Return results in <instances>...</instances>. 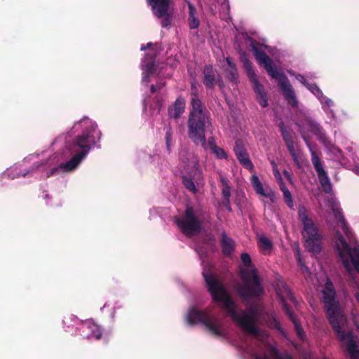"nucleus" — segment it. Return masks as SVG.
I'll list each match as a JSON object with an SVG mask.
<instances>
[{
  "label": "nucleus",
  "instance_id": "nucleus-26",
  "mask_svg": "<svg viewBox=\"0 0 359 359\" xmlns=\"http://www.w3.org/2000/svg\"><path fill=\"white\" fill-rule=\"evenodd\" d=\"M189 16L188 23L191 29H197L200 25V21L196 16V9L195 6L190 2H188Z\"/></svg>",
  "mask_w": 359,
  "mask_h": 359
},
{
  "label": "nucleus",
  "instance_id": "nucleus-30",
  "mask_svg": "<svg viewBox=\"0 0 359 359\" xmlns=\"http://www.w3.org/2000/svg\"><path fill=\"white\" fill-rule=\"evenodd\" d=\"M259 245L264 252H270L273 248V244L271 240L264 236L259 237Z\"/></svg>",
  "mask_w": 359,
  "mask_h": 359
},
{
  "label": "nucleus",
  "instance_id": "nucleus-54",
  "mask_svg": "<svg viewBox=\"0 0 359 359\" xmlns=\"http://www.w3.org/2000/svg\"><path fill=\"white\" fill-rule=\"evenodd\" d=\"M142 81L143 82H149V77H148L147 76V74H145L144 73V76L142 77Z\"/></svg>",
  "mask_w": 359,
  "mask_h": 359
},
{
  "label": "nucleus",
  "instance_id": "nucleus-33",
  "mask_svg": "<svg viewBox=\"0 0 359 359\" xmlns=\"http://www.w3.org/2000/svg\"><path fill=\"white\" fill-rule=\"evenodd\" d=\"M298 215L302 224L312 221V219L309 218L307 210L304 205H301L299 206Z\"/></svg>",
  "mask_w": 359,
  "mask_h": 359
},
{
  "label": "nucleus",
  "instance_id": "nucleus-13",
  "mask_svg": "<svg viewBox=\"0 0 359 359\" xmlns=\"http://www.w3.org/2000/svg\"><path fill=\"white\" fill-rule=\"evenodd\" d=\"M235 154L240 163L250 171L254 170V165L249 158V155L241 140H236L233 148Z\"/></svg>",
  "mask_w": 359,
  "mask_h": 359
},
{
  "label": "nucleus",
  "instance_id": "nucleus-23",
  "mask_svg": "<svg viewBox=\"0 0 359 359\" xmlns=\"http://www.w3.org/2000/svg\"><path fill=\"white\" fill-rule=\"evenodd\" d=\"M228 68L225 69V73L229 81L234 84L238 83V73L236 65L231 61L230 57L226 58Z\"/></svg>",
  "mask_w": 359,
  "mask_h": 359
},
{
  "label": "nucleus",
  "instance_id": "nucleus-34",
  "mask_svg": "<svg viewBox=\"0 0 359 359\" xmlns=\"http://www.w3.org/2000/svg\"><path fill=\"white\" fill-rule=\"evenodd\" d=\"M212 152L219 159L227 158V154L225 152V151L222 148H221L219 147H215L214 149L212 150Z\"/></svg>",
  "mask_w": 359,
  "mask_h": 359
},
{
  "label": "nucleus",
  "instance_id": "nucleus-46",
  "mask_svg": "<svg viewBox=\"0 0 359 359\" xmlns=\"http://www.w3.org/2000/svg\"><path fill=\"white\" fill-rule=\"evenodd\" d=\"M323 102L322 103H325L327 107H330L333 104V101L327 97L324 96Z\"/></svg>",
  "mask_w": 359,
  "mask_h": 359
},
{
  "label": "nucleus",
  "instance_id": "nucleus-1",
  "mask_svg": "<svg viewBox=\"0 0 359 359\" xmlns=\"http://www.w3.org/2000/svg\"><path fill=\"white\" fill-rule=\"evenodd\" d=\"M206 283L208 290L212 296L213 302L222 303L228 315L236 321L245 331L252 335L259 334V329L255 323V311H251L247 313L242 311V315H239L236 310V306L229 295L224 286L211 273H203Z\"/></svg>",
  "mask_w": 359,
  "mask_h": 359
},
{
  "label": "nucleus",
  "instance_id": "nucleus-37",
  "mask_svg": "<svg viewBox=\"0 0 359 359\" xmlns=\"http://www.w3.org/2000/svg\"><path fill=\"white\" fill-rule=\"evenodd\" d=\"M283 196H284L285 202L287 204V205L289 208H292L294 206V204H293L292 197V194H291L290 191H285Z\"/></svg>",
  "mask_w": 359,
  "mask_h": 359
},
{
  "label": "nucleus",
  "instance_id": "nucleus-32",
  "mask_svg": "<svg viewBox=\"0 0 359 359\" xmlns=\"http://www.w3.org/2000/svg\"><path fill=\"white\" fill-rule=\"evenodd\" d=\"M165 140L167 151L170 154L171 151V143L172 141V130L170 125L165 127Z\"/></svg>",
  "mask_w": 359,
  "mask_h": 359
},
{
  "label": "nucleus",
  "instance_id": "nucleus-11",
  "mask_svg": "<svg viewBox=\"0 0 359 359\" xmlns=\"http://www.w3.org/2000/svg\"><path fill=\"white\" fill-rule=\"evenodd\" d=\"M303 224L302 236L304 240V246L308 251L315 253L320 252L321 250V236L318 233V228L313 221Z\"/></svg>",
  "mask_w": 359,
  "mask_h": 359
},
{
  "label": "nucleus",
  "instance_id": "nucleus-58",
  "mask_svg": "<svg viewBox=\"0 0 359 359\" xmlns=\"http://www.w3.org/2000/svg\"><path fill=\"white\" fill-rule=\"evenodd\" d=\"M286 359H292V358L290 355H287V356L286 357Z\"/></svg>",
  "mask_w": 359,
  "mask_h": 359
},
{
  "label": "nucleus",
  "instance_id": "nucleus-49",
  "mask_svg": "<svg viewBox=\"0 0 359 359\" xmlns=\"http://www.w3.org/2000/svg\"><path fill=\"white\" fill-rule=\"evenodd\" d=\"M255 359H270V358L267 354L263 353L262 355H255Z\"/></svg>",
  "mask_w": 359,
  "mask_h": 359
},
{
  "label": "nucleus",
  "instance_id": "nucleus-50",
  "mask_svg": "<svg viewBox=\"0 0 359 359\" xmlns=\"http://www.w3.org/2000/svg\"><path fill=\"white\" fill-rule=\"evenodd\" d=\"M285 177L288 180H292V177H291V175L290 173V172H288L287 170H284L283 172Z\"/></svg>",
  "mask_w": 359,
  "mask_h": 359
},
{
  "label": "nucleus",
  "instance_id": "nucleus-48",
  "mask_svg": "<svg viewBox=\"0 0 359 359\" xmlns=\"http://www.w3.org/2000/svg\"><path fill=\"white\" fill-rule=\"evenodd\" d=\"M280 189L283 191V194H285V191H290L289 189L286 187L283 180L282 182H280Z\"/></svg>",
  "mask_w": 359,
  "mask_h": 359
},
{
  "label": "nucleus",
  "instance_id": "nucleus-27",
  "mask_svg": "<svg viewBox=\"0 0 359 359\" xmlns=\"http://www.w3.org/2000/svg\"><path fill=\"white\" fill-rule=\"evenodd\" d=\"M197 175H199V172H198V170L196 169L194 170V177H189L185 176V175L182 176V183H183L184 186L186 187L187 189H188L189 191H191L193 193H196L197 192V189H196V187L195 183L194 182L195 176H196Z\"/></svg>",
  "mask_w": 359,
  "mask_h": 359
},
{
  "label": "nucleus",
  "instance_id": "nucleus-45",
  "mask_svg": "<svg viewBox=\"0 0 359 359\" xmlns=\"http://www.w3.org/2000/svg\"><path fill=\"white\" fill-rule=\"evenodd\" d=\"M220 182L223 186V187H226V186H229V180L227 178L223 177V176H221L220 177Z\"/></svg>",
  "mask_w": 359,
  "mask_h": 359
},
{
  "label": "nucleus",
  "instance_id": "nucleus-52",
  "mask_svg": "<svg viewBox=\"0 0 359 359\" xmlns=\"http://www.w3.org/2000/svg\"><path fill=\"white\" fill-rule=\"evenodd\" d=\"M152 45V43L149 42L146 46H141V50H145L146 49L149 48Z\"/></svg>",
  "mask_w": 359,
  "mask_h": 359
},
{
  "label": "nucleus",
  "instance_id": "nucleus-10",
  "mask_svg": "<svg viewBox=\"0 0 359 359\" xmlns=\"http://www.w3.org/2000/svg\"><path fill=\"white\" fill-rule=\"evenodd\" d=\"M302 137L309 148L311 156V162L314 169L317 173L319 182L323 188V190L326 194H330L332 191V186L330 180L328 177L327 172L325 170L320 158L318 156L317 153L312 149L308 137L301 132Z\"/></svg>",
  "mask_w": 359,
  "mask_h": 359
},
{
  "label": "nucleus",
  "instance_id": "nucleus-12",
  "mask_svg": "<svg viewBox=\"0 0 359 359\" xmlns=\"http://www.w3.org/2000/svg\"><path fill=\"white\" fill-rule=\"evenodd\" d=\"M154 16L162 18L161 25L167 28L172 23V13L170 11V0H147Z\"/></svg>",
  "mask_w": 359,
  "mask_h": 359
},
{
  "label": "nucleus",
  "instance_id": "nucleus-59",
  "mask_svg": "<svg viewBox=\"0 0 359 359\" xmlns=\"http://www.w3.org/2000/svg\"><path fill=\"white\" fill-rule=\"evenodd\" d=\"M323 359H326V358H323Z\"/></svg>",
  "mask_w": 359,
  "mask_h": 359
},
{
  "label": "nucleus",
  "instance_id": "nucleus-2",
  "mask_svg": "<svg viewBox=\"0 0 359 359\" xmlns=\"http://www.w3.org/2000/svg\"><path fill=\"white\" fill-rule=\"evenodd\" d=\"M190 109L187 120L188 136L196 145L206 147V131L212 127L210 113L199 98L194 83L191 86Z\"/></svg>",
  "mask_w": 359,
  "mask_h": 359
},
{
  "label": "nucleus",
  "instance_id": "nucleus-43",
  "mask_svg": "<svg viewBox=\"0 0 359 359\" xmlns=\"http://www.w3.org/2000/svg\"><path fill=\"white\" fill-rule=\"evenodd\" d=\"M297 79L300 81L304 86H306L307 83H309L305 77L301 74H298L297 76Z\"/></svg>",
  "mask_w": 359,
  "mask_h": 359
},
{
  "label": "nucleus",
  "instance_id": "nucleus-55",
  "mask_svg": "<svg viewBox=\"0 0 359 359\" xmlns=\"http://www.w3.org/2000/svg\"><path fill=\"white\" fill-rule=\"evenodd\" d=\"M297 261H298V264L299 265L302 267V264H304V263L303 262L302 258L300 257L299 255H298V258H297Z\"/></svg>",
  "mask_w": 359,
  "mask_h": 359
},
{
  "label": "nucleus",
  "instance_id": "nucleus-25",
  "mask_svg": "<svg viewBox=\"0 0 359 359\" xmlns=\"http://www.w3.org/2000/svg\"><path fill=\"white\" fill-rule=\"evenodd\" d=\"M309 126L310 130L318 137L320 142L325 144L328 141V137L323 128L318 123L313 121H309Z\"/></svg>",
  "mask_w": 359,
  "mask_h": 359
},
{
  "label": "nucleus",
  "instance_id": "nucleus-9",
  "mask_svg": "<svg viewBox=\"0 0 359 359\" xmlns=\"http://www.w3.org/2000/svg\"><path fill=\"white\" fill-rule=\"evenodd\" d=\"M187 320L191 325L202 323L214 335L218 337L224 335L222 325L218 323V319L216 317H210L208 310L201 311L196 308L191 309L188 313Z\"/></svg>",
  "mask_w": 359,
  "mask_h": 359
},
{
  "label": "nucleus",
  "instance_id": "nucleus-35",
  "mask_svg": "<svg viewBox=\"0 0 359 359\" xmlns=\"http://www.w3.org/2000/svg\"><path fill=\"white\" fill-rule=\"evenodd\" d=\"M89 328L92 330V337H94L95 339H100L102 337V331L100 328L94 324H92L89 326Z\"/></svg>",
  "mask_w": 359,
  "mask_h": 359
},
{
  "label": "nucleus",
  "instance_id": "nucleus-31",
  "mask_svg": "<svg viewBox=\"0 0 359 359\" xmlns=\"http://www.w3.org/2000/svg\"><path fill=\"white\" fill-rule=\"evenodd\" d=\"M320 102H323L324 95L316 83H307L306 86Z\"/></svg>",
  "mask_w": 359,
  "mask_h": 359
},
{
  "label": "nucleus",
  "instance_id": "nucleus-5",
  "mask_svg": "<svg viewBox=\"0 0 359 359\" xmlns=\"http://www.w3.org/2000/svg\"><path fill=\"white\" fill-rule=\"evenodd\" d=\"M323 293V302L327 309L329 323L334 332L343 339L345 334L341 325L345 321V318L339 308L338 302L336 300L335 291L333 288L326 286Z\"/></svg>",
  "mask_w": 359,
  "mask_h": 359
},
{
  "label": "nucleus",
  "instance_id": "nucleus-16",
  "mask_svg": "<svg viewBox=\"0 0 359 359\" xmlns=\"http://www.w3.org/2000/svg\"><path fill=\"white\" fill-rule=\"evenodd\" d=\"M280 299H281V303L283 304V309L285 312L288 318L293 323L295 331H296L298 337L300 339H303L304 337H305V333H304L303 328L301 326V324H300L299 320L297 319V316L293 313L290 306L286 303L285 299L283 297H281Z\"/></svg>",
  "mask_w": 359,
  "mask_h": 359
},
{
  "label": "nucleus",
  "instance_id": "nucleus-3",
  "mask_svg": "<svg viewBox=\"0 0 359 359\" xmlns=\"http://www.w3.org/2000/svg\"><path fill=\"white\" fill-rule=\"evenodd\" d=\"M250 46L253 55L257 62L264 66L265 70L272 79L278 81V85L283 90V96L287 103L293 107H297L298 101L287 77L277 70L271 58L264 50L257 46L255 41H252Z\"/></svg>",
  "mask_w": 359,
  "mask_h": 359
},
{
  "label": "nucleus",
  "instance_id": "nucleus-14",
  "mask_svg": "<svg viewBox=\"0 0 359 359\" xmlns=\"http://www.w3.org/2000/svg\"><path fill=\"white\" fill-rule=\"evenodd\" d=\"M278 126L281 133V136L286 144L290 154L292 157L293 160L296 163H298V155L294 149V141L291 133L286 129L284 123L280 122Z\"/></svg>",
  "mask_w": 359,
  "mask_h": 359
},
{
  "label": "nucleus",
  "instance_id": "nucleus-24",
  "mask_svg": "<svg viewBox=\"0 0 359 359\" xmlns=\"http://www.w3.org/2000/svg\"><path fill=\"white\" fill-rule=\"evenodd\" d=\"M251 184L257 194L262 195L264 197L269 198L272 200V198L273 196V191H270L269 192H266L264 189L263 185L260 182L259 177L256 175H253L251 177Z\"/></svg>",
  "mask_w": 359,
  "mask_h": 359
},
{
  "label": "nucleus",
  "instance_id": "nucleus-44",
  "mask_svg": "<svg viewBox=\"0 0 359 359\" xmlns=\"http://www.w3.org/2000/svg\"><path fill=\"white\" fill-rule=\"evenodd\" d=\"M155 86H156V88L158 91V90H161L165 86V82L163 81H159L156 82Z\"/></svg>",
  "mask_w": 359,
  "mask_h": 359
},
{
  "label": "nucleus",
  "instance_id": "nucleus-21",
  "mask_svg": "<svg viewBox=\"0 0 359 359\" xmlns=\"http://www.w3.org/2000/svg\"><path fill=\"white\" fill-rule=\"evenodd\" d=\"M220 244L223 255L226 257L231 256L235 250V243L232 238L227 236L225 231L221 234Z\"/></svg>",
  "mask_w": 359,
  "mask_h": 359
},
{
  "label": "nucleus",
  "instance_id": "nucleus-41",
  "mask_svg": "<svg viewBox=\"0 0 359 359\" xmlns=\"http://www.w3.org/2000/svg\"><path fill=\"white\" fill-rule=\"evenodd\" d=\"M270 353L272 355H273L276 358H278V359L280 358V354L278 350L276 347L271 346L270 348Z\"/></svg>",
  "mask_w": 359,
  "mask_h": 359
},
{
  "label": "nucleus",
  "instance_id": "nucleus-18",
  "mask_svg": "<svg viewBox=\"0 0 359 359\" xmlns=\"http://www.w3.org/2000/svg\"><path fill=\"white\" fill-rule=\"evenodd\" d=\"M344 338H341L340 336H339L337 334V337L339 339L340 341H344L346 339H348V341L346 343V350L350 354L351 359H358L359 358V350L358 348L357 343L355 340L353 339V337L352 335L351 332H344Z\"/></svg>",
  "mask_w": 359,
  "mask_h": 359
},
{
  "label": "nucleus",
  "instance_id": "nucleus-17",
  "mask_svg": "<svg viewBox=\"0 0 359 359\" xmlns=\"http://www.w3.org/2000/svg\"><path fill=\"white\" fill-rule=\"evenodd\" d=\"M185 99L182 96H179L174 103L168 107V116L175 119H179L185 111Z\"/></svg>",
  "mask_w": 359,
  "mask_h": 359
},
{
  "label": "nucleus",
  "instance_id": "nucleus-39",
  "mask_svg": "<svg viewBox=\"0 0 359 359\" xmlns=\"http://www.w3.org/2000/svg\"><path fill=\"white\" fill-rule=\"evenodd\" d=\"M208 144L210 146V148L211 151L212 149H214L215 147H218L216 144L215 137H212V136L208 137Z\"/></svg>",
  "mask_w": 359,
  "mask_h": 359
},
{
  "label": "nucleus",
  "instance_id": "nucleus-29",
  "mask_svg": "<svg viewBox=\"0 0 359 359\" xmlns=\"http://www.w3.org/2000/svg\"><path fill=\"white\" fill-rule=\"evenodd\" d=\"M334 217L338 220V222L341 224V228L344 232L347 234L348 233V223L346 222L341 210L339 208H332Z\"/></svg>",
  "mask_w": 359,
  "mask_h": 359
},
{
  "label": "nucleus",
  "instance_id": "nucleus-15",
  "mask_svg": "<svg viewBox=\"0 0 359 359\" xmlns=\"http://www.w3.org/2000/svg\"><path fill=\"white\" fill-rule=\"evenodd\" d=\"M74 154H75L70 160L67 161L65 163H61L60 166L57 168H54L51 169L49 173L48 174V177L53 175L59 170H62V172H69L74 170L81 162V161L84 158L82 157L81 154H78L76 153Z\"/></svg>",
  "mask_w": 359,
  "mask_h": 359
},
{
  "label": "nucleus",
  "instance_id": "nucleus-42",
  "mask_svg": "<svg viewBox=\"0 0 359 359\" xmlns=\"http://www.w3.org/2000/svg\"><path fill=\"white\" fill-rule=\"evenodd\" d=\"M273 175H274L275 177L279 182H282L283 179H282V177H281V175H280V172L278 170V168H273Z\"/></svg>",
  "mask_w": 359,
  "mask_h": 359
},
{
  "label": "nucleus",
  "instance_id": "nucleus-19",
  "mask_svg": "<svg viewBox=\"0 0 359 359\" xmlns=\"http://www.w3.org/2000/svg\"><path fill=\"white\" fill-rule=\"evenodd\" d=\"M253 86V90L257 95V101L262 107L268 106V100L264 87L261 84L257 78H254L250 80Z\"/></svg>",
  "mask_w": 359,
  "mask_h": 359
},
{
  "label": "nucleus",
  "instance_id": "nucleus-8",
  "mask_svg": "<svg viewBox=\"0 0 359 359\" xmlns=\"http://www.w3.org/2000/svg\"><path fill=\"white\" fill-rule=\"evenodd\" d=\"M337 236L338 242L336 243V250L344 268L348 272L352 271L349 260L351 259L354 268L359 273V248H351L349 244L339 231L337 232Z\"/></svg>",
  "mask_w": 359,
  "mask_h": 359
},
{
  "label": "nucleus",
  "instance_id": "nucleus-57",
  "mask_svg": "<svg viewBox=\"0 0 359 359\" xmlns=\"http://www.w3.org/2000/svg\"><path fill=\"white\" fill-rule=\"evenodd\" d=\"M209 240H210V241H214V240H215L214 236L210 235V238H209Z\"/></svg>",
  "mask_w": 359,
  "mask_h": 359
},
{
  "label": "nucleus",
  "instance_id": "nucleus-40",
  "mask_svg": "<svg viewBox=\"0 0 359 359\" xmlns=\"http://www.w3.org/2000/svg\"><path fill=\"white\" fill-rule=\"evenodd\" d=\"M222 205L224 207H225V208L229 211V212H231L232 211V209H231V205H230V198H228V199H223L222 202Z\"/></svg>",
  "mask_w": 359,
  "mask_h": 359
},
{
  "label": "nucleus",
  "instance_id": "nucleus-6",
  "mask_svg": "<svg viewBox=\"0 0 359 359\" xmlns=\"http://www.w3.org/2000/svg\"><path fill=\"white\" fill-rule=\"evenodd\" d=\"M240 276L242 284L238 285L237 290L243 299L257 298L264 293L256 269H252L251 273L247 269H243L240 273Z\"/></svg>",
  "mask_w": 359,
  "mask_h": 359
},
{
  "label": "nucleus",
  "instance_id": "nucleus-51",
  "mask_svg": "<svg viewBox=\"0 0 359 359\" xmlns=\"http://www.w3.org/2000/svg\"><path fill=\"white\" fill-rule=\"evenodd\" d=\"M150 91H151V93H152V94L156 93L158 91L156 86L154 84H151L150 86Z\"/></svg>",
  "mask_w": 359,
  "mask_h": 359
},
{
  "label": "nucleus",
  "instance_id": "nucleus-53",
  "mask_svg": "<svg viewBox=\"0 0 359 359\" xmlns=\"http://www.w3.org/2000/svg\"><path fill=\"white\" fill-rule=\"evenodd\" d=\"M301 269H302L304 272H309V267H308L307 266H306L305 264H302Z\"/></svg>",
  "mask_w": 359,
  "mask_h": 359
},
{
  "label": "nucleus",
  "instance_id": "nucleus-22",
  "mask_svg": "<svg viewBox=\"0 0 359 359\" xmlns=\"http://www.w3.org/2000/svg\"><path fill=\"white\" fill-rule=\"evenodd\" d=\"M156 54L147 53L142 63V69L148 77H150L156 71Z\"/></svg>",
  "mask_w": 359,
  "mask_h": 359
},
{
  "label": "nucleus",
  "instance_id": "nucleus-38",
  "mask_svg": "<svg viewBox=\"0 0 359 359\" xmlns=\"http://www.w3.org/2000/svg\"><path fill=\"white\" fill-rule=\"evenodd\" d=\"M222 194L223 196V199H228L231 197V187L226 186V187H223Z\"/></svg>",
  "mask_w": 359,
  "mask_h": 359
},
{
  "label": "nucleus",
  "instance_id": "nucleus-20",
  "mask_svg": "<svg viewBox=\"0 0 359 359\" xmlns=\"http://www.w3.org/2000/svg\"><path fill=\"white\" fill-rule=\"evenodd\" d=\"M203 83L206 88H214L217 82L216 71L210 65H207L203 69Z\"/></svg>",
  "mask_w": 359,
  "mask_h": 359
},
{
  "label": "nucleus",
  "instance_id": "nucleus-56",
  "mask_svg": "<svg viewBox=\"0 0 359 359\" xmlns=\"http://www.w3.org/2000/svg\"><path fill=\"white\" fill-rule=\"evenodd\" d=\"M271 165H272V166H273V168H277V165H276V163H275L274 161H272V162H271Z\"/></svg>",
  "mask_w": 359,
  "mask_h": 359
},
{
  "label": "nucleus",
  "instance_id": "nucleus-47",
  "mask_svg": "<svg viewBox=\"0 0 359 359\" xmlns=\"http://www.w3.org/2000/svg\"><path fill=\"white\" fill-rule=\"evenodd\" d=\"M285 290L287 291L289 299L291 302H295V298H294L293 294L292 293V292L289 289H287V288H285Z\"/></svg>",
  "mask_w": 359,
  "mask_h": 359
},
{
  "label": "nucleus",
  "instance_id": "nucleus-36",
  "mask_svg": "<svg viewBox=\"0 0 359 359\" xmlns=\"http://www.w3.org/2000/svg\"><path fill=\"white\" fill-rule=\"evenodd\" d=\"M241 259L243 264L245 266L250 267L252 266V260H251L250 256L248 253H247V252L242 253L241 256Z\"/></svg>",
  "mask_w": 359,
  "mask_h": 359
},
{
  "label": "nucleus",
  "instance_id": "nucleus-7",
  "mask_svg": "<svg viewBox=\"0 0 359 359\" xmlns=\"http://www.w3.org/2000/svg\"><path fill=\"white\" fill-rule=\"evenodd\" d=\"M100 136L101 132L97 130V125L92 123L73 140L69 150L72 153L81 154L83 158H85L95 145L97 139L100 140Z\"/></svg>",
  "mask_w": 359,
  "mask_h": 359
},
{
  "label": "nucleus",
  "instance_id": "nucleus-28",
  "mask_svg": "<svg viewBox=\"0 0 359 359\" xmlns=\"http://www.w3.org/2000/svg\"><path fill=\"white\" fill-rule=\"evenodd\" d=\"M241 60L243 63V67L245 69L246 73H247L248 77L250 78V79L251 80L254 78H256L257 75H256L255 71L253 70L252 63L248 60V58L246 56L245 53H244V52L242 53Z\"/></svg>",
  "mask_w": 359,
  "mask_h": 359
},
{
  "label": "nucleus",
  "instance_id": "nucleus-4",
  "mask_svg": "<svg viewBox=\"0 0 359 359\" xmlns=\"http://www.w3.org/2000/svg\"><path fill=\"white\" fill-rule=\"evenodd\" d=\"M210 219V214L203 208L187 206L184 215L180 218H175V224L182 233L187 236H192L201 231L203 222Z\"/></svg>",
  "mask_w": 359,
  "mask_h": 359
}]
</instances>
